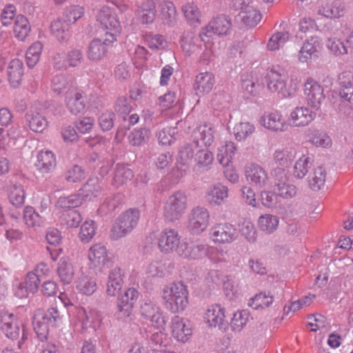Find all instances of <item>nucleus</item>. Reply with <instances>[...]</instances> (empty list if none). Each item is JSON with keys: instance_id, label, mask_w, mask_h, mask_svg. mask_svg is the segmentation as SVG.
<instances>
[{"instance_id": "obj_1", "label": "nucleus", "mask_w": 353, "mask_h": 353, "mask_svg": "<svg viewBox=\"0 0 353 353\" xmlns=\"http://www.w3.org/2000/svg\"><path fill=\"white\" fill-rule=\"evenodd\" d=\"M161 299L168 310L172 313L184 311L189 304L188 287L181 282H174L164 286Z\"/></svg>"}, {"instance_id": "obj_2", "label": "nucleus", "mask_w": 353, "mask_h": 353, "mask_svg": "<svg viewBox=\"0 0 353 353\" xmlns=\"http://www.w3.org/2000/svg\"><path fill=\"white\" fill-rule=\"evenodd\" d=\"M266 79L268 90L285 98L290 97L296 92L300 82L297 77H288L284 73L274 68L268 72Z\"/></svg>"}, {"instance_id": "obj_3", "label": "nucleus", "mask_w": 353, "mask_h": 353, "mask_svg": "<svg viewBox=\"0 0 353 353\" xmlns=\"http://www.w3.org/2000/svg\"><path fill=\"white\" fill-rule=\"evenodd\" d=\"M96 19L105 31V43H114L122 32L121 21L115 11L108 6H102Z\"/></svg>"}, {"instance_id": "obj_4", "label": "nucleus", "mask_w": 353, "mask_h": 353, "mask_svg": "<svg viewBox=\"0 0 353 353\" xmlns=\"http://www.w3.org/2000/svg\"><path fill=\"white\" fill-rule=\"evenodd\" d=\"M188 208V197L184 192L176 191L171 194L163 207V216L170 222L180 219Z\"/></svg>"}, {"instance_id": "obj_5", "label": "nucleus", "mask_w": 353, "mask_h": 353, "mask_svg": "<svg viewBox=\"0 0 353 353\" xmlns=\"http://www.w3.org/2000/svg\"><path fill=\"white\" fill-rule=\"evenodd\" d=\"M230 28V21L224 16H219L213 19L205 27L202 28L199 37L201 41L206 43V47L209 48L207 52L208 57L212 54L211 48L212 42L210 41V39L213 35L226 34Z\"/></svg>"}, {"instance_id": "obj_6", "label": "nucleus", "mask_w": 353, "mask_h": 353, "mask_svg": "<svg viewBox=\"0 0 353 353\" xmlns=\"http://www.w3.org/2000/svg\"><path fill=\"white\" fill-rule=\"evenodd\" d=\"M59 319V312L55 307H50L46 312L37 311L34 317L33 325L39 338L46 339L50 327L56 326Z\"/></svg>"}, {"instance_id": "obj_7", "label": "nucleus", "mask_w": 353, "mask_h": 353, "mask_svg": "<svg viewBox=\"0 0 353 353\" xmlns=\"http://www.w3.org/2000/svg\"><path fill=\"white\" fill-rule=\"evenodd\" d=\"M232 7L239 10V17L247 26L254 27L261 20V14L252 0H233Z\"/></svg>"}, {"instance_id": "obj_8", "label": "nucleus", "mask_w": 353, "mask_h": 353, "mask_svg": "<svg viewBox=\"0 0 353 353\" xmlns=\"http://www.w3.org/2000/svg\"><path fill=\"white\" fill-rule=\"evenodd\" d=\"M87 259L89 261V265L99 270L108 268L112 263L107 247L101 243L92 244L88 250Z\"/></svg>"}, {"instance_id": "obj_9", "label": "nucleus", "mask_w": 353, "mask_h": 353, "mask_svg": "<svg viewBox=\"0 0 353 353\" xmlns=\"http://www.w3.org/2000/svg\"><path fill=\"white\" fill-rule=\"evenodd\" d=\"M181 245L179 232L172 228L163 230L157 236V247L160 252L169 254L176 253Z\"/></svg>"}, {"instance_id": "obj_10", "label": "nucleus", "mask_w": 353, "mask_h": 353, "mask_svg": "<svg viewBox=\"0 0 353 353\" xmlns=\"http://www.w3.org/2000/svg\"><path fill=\"white\" fill-rule=\"evenodd\" d=\"M303 94L307 104L318 109L325 99L321 85L312 77H307L303 85Z\"/></svg>"}, {"instance_id": "obj_11", "label": "nucleus", "mask_w": 353, "mask_h": 353, "mask_svg": "<svg viewBox=\"0 0 353 353\" xmlns=\"http://www.w3.org/2000/svg\"><path fill=\"white\" fill-rule=\"evenodd\" d=\"M237 232L234 226L229 223L214 225L210 229V239L216 244L230 243L236 239Z\"/></svg>"}, {"instance_id": "obj_12", "label": "nucleus", "mask_w": 353, "mask_h": 353, "mask_svg": "<svg viewBox=\"0 0 353 353\" xmlns=\"http://www.w3.org/2000/svg\"><path fill=\"white\" fill-rule=\"evenodd\" d=\"M210 223V214L207 209L201 207L194 208L189 216L188 228L192 234H200Z\"/></svg>"}, {"instance_id": "obj_13", "label": "nucleus", "mask_w": 353, "mask_h": 353, "mask_svg": "<svg viewBox=\"0 0 353 353\" xmlns=\"http://www.w3.org/2000/svg\"><path fill=\"white\" fill-rule=\"evenodd\" d=\"M245 176L247 181L257 189L263 188L269 184V176L267 171L256 163H251L246 165Z\"/></svg>"}, {"instance_id": "obj_14", "label": "nucleus", "mask_w": 353, "mask_h": 353, "mask_svg": "<svg viewBox=\"0 0 353 353\" xmlns=\"http://www.w3.org/2000/svg\"><path fill=\"white\" fill-rule=\"evenodd\" d=\"M259 124L273 132H285L288 128V123L282 114L276 110L265 112L259 119Z\"/></svg>"}, {"instance_id": "obj_15", "label": "nucleus", "mask_w": 353, "mask_h": 353, "mask_svg": "<svg viewBox=\"0 0 353 353\" xmlns=\"http://www.w3.org/2000/svg\"><path fill=\"white\" fill-rule=\"evenodd\" d=\"M321 48V40L318 37H310L306 39L300 48L297 59L301 63H308L318 59L319 52Z\"/></svg>"}, {"instance_id": "obj_16", "label": "nucleus", "mask_w": 353, "mask_h": 353, "mask_svg": "<svg viewBox=\"0 0 353 353\" xmlns=\"http://www.w3.org/2000/svg\"><path fill=\"white\" fill-rule=\"evenodd\" d=\"M274 176L275 177V191L279 196L285 199H290L296 195L297 189L294 185L288 181L284 170H275Z\"/></svg>"}, {"instance_id": "obj_17", "label": "nucleus", "mask_w": 353, "mask_h": 353, "mask_svg": "<svg viewBox=\"0 0 353 353\" xmlns=\"http://www.w3.org/2000/svg\"><path fill=\"white\" fill-rule=\"evenodd\" d=\"M315 116V113L308 108L297 106L290 111L288 120L291 126L301 128L312 123Z\"/></svg>"}, {"instance_id": "obj_18", "label": "nucleus", "mask_w": 353, "mask_h": 353, "mask_svg": "<svg viewBox=\"0 0 353 353\" xmlns=\"http://www.w3.org/2000/svg\"><path fill=\"white\" fill-rule=\"evenodd\" d=\"M139 296V292L134 288H130L118 298L117 307L121 316L129 317L131 315Z\"/></svg>"}, {"instance_id": "obj_19", "label": "nucleus", "mask_w": 353, "mask_h": 353, "mask_svg": "<svg viewBox=\"0 0 353 353\" xmlns=\"http://www.w3.org/2000/svg\"><path fill=\"white\" fill-rule=\"evenodd\" d=\"M40 279L34 272H29L24 282L20 283L14 290L15 295L19 299L28 297L30 293H36L39 290Z\"/></svg>"}, {"instance_id": "obj_20", "label": "nucleus", "mask_w": 353, "mask_h": 353, "mask_svg": "<svg viewBox=\"0 0 353 353\" xmlns=\"http://www.w3.org/2000/svg\"><path fill=\"white\" fill-rule=\"evenodd\" d=\"M172 335L178 341L185 343L192 334L190 322L185 319L175 316L172 322Z\"/></svg>"}, {"instance_id": "obj_21", "label": "nucleus", "mask_w": 353, "mask_h": 353, "mask_svg": "<svg viewBox=\"0 0 353 353\" xmlns=\"http://www.w3.org/2000/svg\"><path fill=\"white\" fill-rule=\"evenodd\" d=\"M0 327L8 338L15 339L19 336L17 319L12 313L6 311L0 312Z\"/></svg>"}, {"instance_id": "obj_22", "label": "nucleus", "mask_w": 353, "mask_h": 353, "mask_svg": "<svg viewBox=\"0 0 353 353\" xmlns=\"http://www.w3.org/2000/svg\"><path fill=\"white\" fill-rule=\"evenodd\" d=\"M225 308L220 304H212L208 307L203 314L204 322L209 327H220L225 318Z\"/></svg>"}, {"instance_id": "obj_23", "label": "nucleus", "mask_w": 353, "mask_h": 353, "mask_svg": "<svg viewBox=\"0 0 353 353\" xmlns=\"http://www.w3.org/2000/svg\"><path fill=\"white\" fill-rule=\"evenodd\" d=\"M57 165L55 154L48 150H42L37 153L35 167L37 170L43 174L52 172Z\"/></svg>"}, {"instance_id": "obj_24", "label": "nucleus", "mask_w": 353, "mask_h": 353, "mask_svg": "<svg viewBox=\"0 0 353 353\" xmlns=\"http://www.w3.org/2000/svg\"><path fill=\"white\" fill-rule=\"evenodd\" d=\"M215 77L210 72H200L196 76L194 88L197 95H205L210 93L215 85Z\"/></svg>"}, {"instance_id": "obj_25", "label": "nucleus", "mask_w": 353, "mask_h": 353, "mask_svg": "<svg viewBox=\"0 0 353 353\" xmlns=\"http://www.w3.org/2000/svg\"><path fill=\"white\" fill-rule=\"evenodd\" d=\"M113 44L114 43H105V37H103V41L99 38H95L89 43L86 56L90 61H100L106 56L108 47Z\"/></svg>"}, {"instance_id": "obj_26", "label": "nucleus", "mask_w": 353, "mask_h": 353, "mask_svg": "<svg viewBox=\"0 0 353 353\" xmlns=\"http://www.w3.org/2000/svg\"><path fill=\"white\" fill-rule=\"evenodd\" d=\"M228 197V188L220 183L210 186L205 196L206 201L212 205H221Z\"/></svg>"}, {"instance_id": "obj_27", "label": "nucleus", "mask_w": 353, "mask_h": 353, "mask_svg": "<svg viewBox=\"0 0 353 353\" xmlns=\"http://www.w3.org/2000/svg\"><path fill=\"white\" fill-rule=\"evenodd\" d=\"M24 74L23 62L19 59L11 60L7 68V75L10 85L18 88L22 82Z\"/></svg>"}, {"instance_id": "obj_28", "label": "nucleus", "mask_w": 353, "mask_h": 353, "mask_svg": "<svg viewBox=\"0 0 353 353\" xmlns=\"http://www.w3.org/2000/svg\"><path fill=\"white\" fill-rule=\"evenodd\" d=\"M82 97L83 92L77 87L72 89L65 97V105L72 114H77L84 110L85 103L81 100Z\"/></svg>"}, {"instance_id": "obj_29", "label": "nucleus", "mask_w": 353, "mask_h": 353, "mask_svg": "<svg viewBox=\"0 0 353 353\" xmlns=\"http://www.w3.org/2000/svg\"><path fill=\"white\" fill-rule=\"evenodd\" d=\"M57 274L63 285H70L75 276V268L68 258H61L58 263Z\"/></svg>"}, {"instance_id": "obj_30", "label": "nucleus", "mask_w": 353, "mask_h": 353, "mask_svg": "<svg viewBox=\"0 0 353 353\" xmlns=\"http://www.w3.org/2000/svg\"><path fill=\"white\" fill-rule=\"evenodd\" d=\"M7 196L10 203L15 207H21L26 200L23 186L18 182H10L6 188Z\"/></svg>"}, {"instance_id": "obj_31", "label": "nucleus", "mask_w": 353, "mask_h": 353, "mask_svg": "<svg viewBox=\"0 0 353 353\" xmlns=\"http://www.w3.org/2000/svg\"><path fill=\"white\" fill-rule=\"evenodd\" d=\"M30 31L31 26L28 19L23 14L17 15L12 27L14 38L19 41H24Z\"/></svg>"}, {"instance_id": "obj_32", "label": "nucleus", "mask_w": 353, "mask_h": 353, "mask_svg": "<svg viewBox=\"0 0 353 353\" xmlns=\"http://www.w3.org/2000/svg\"><path fill=\"white\" fill-rule=\"evenodd\" d=\"M156 14L155 0H143L137 10V17L143 23H152Z\"/></svg>"}, {"instance_id": "obj_33", "label": "nucleus", "mask_w": 353, "mask_h": 353, "mask_svg": "<svg viewBox=\"0 0 353 353\" xmlns=\"http://www.w3.org/2000/svg\"><path fill=\"white\" fill-rule=\"evenodd\" d=\"M123 279L121 270L119 268L113 269L108 277L106 292L108 296H114L121 290Z\"/></svg>"}, {"instance_id": "obj_34", "label": "nucleus", "mask_w": 353, "mask_h": 353, "mask_svg": "<svg viewBox=\"0 0 353 353\" xmlns=\"http://www.w3.org/2000/svg\"><path fill=\"white\" fill-rule=\"evenodd\" d=\"M75 286L79 294L85 296L92 295L97 289L96 279L85 274H81L78 277Z\"/></svg>"}, {"instance_id": "obj_35", "label": "nucleus", "mask_w": 353, "mask_h": 353, "mask_svg": "<svg viewBox=\"0 0 353 353\" xmlns=\"http://www.w3.org/2000/svg\"><path fill=\"white\" fill-rule=\"evenodd\" d=\"M165 265L158 260H148L143 262L141 274L146 278L161 277L165 271Z\"/></svg>"}, {"instance_id": "obj_36", "label": "nucleus", "mask_w": 353, "mask_h": 353, "mask_svg": "<svg viewBox=\"0 0 353 353\" xmlns=\"http://www.w3.org/2000/svg\"><path fill=\"white\" fill-rule=\"evenodd\" d=\"M274 302V296L270 292H260L250 298L248 305L254 310H264Z\"/></svg>"}, {"instance_id": "obj_37", "label": "nucleus", "mask_w": 353, "mask_h": 353, "mask_svg": "<svg viewBox=\"0 0 353 353\" xmlns=\"http://www.w3.org/2000/svg\"><path fill=\"white\" fill-rule=\"evenodd\" d=\"M279 224V217L270 214L260 216L257 221L259 230L266 234L274 232L277 230Z\"/></svg>"}, {"instance_id": "obj_38", "label": "nucleus", "mask_w": 353, "mask_h": 353, "mask_svg": "<svg viewBox=\"0 0 353 353\" xmlns=\"http://www.w3.org/2000/svg\"><path fill=\"white\" fill-rule=\"evenodd\" d=\"M26 119L30 130L35 132H43L48 125L46 117L37 112L30 111L26 114Z\"/></svg>"}, {"instance_id": "obj_39", "label": "nucleus", "mask_w": 353, "mask_h": 353, "mask_svg": "<svg viewBox=\"0 0 353 353\" xmlns=\"http://www.w3.org/2000/svg\"><path fill=\"white\" fill-rule=\"evenodd\" d=\"M344 12V6L339 1L323 3L319 9V13L327 18H339Z\"/></svg>"}, {"instance_id": "obj_40", "label": "nucleus", "mask_w": 353, "mask_h": 353, "mask_svg": "<svg viewBox=\"0 0 353 353\" xmlns=\"http://www.w3.org/2000/svg\"><path fill=\"white\" fill-rule=\"evenodd\" d=\"M140 217V212L137 209H129L122 213L117 219L130 232L137 225Z\"/></svg>"}, {"instance_id": "obj_41", "label": "nucleus", "mask_w": 353, "mask_h": 353, "mask_svg": "<svg viewBox=\"0 0 353 353\" xmlns=\"http://www.w3.org/2000/svg\"><path fill=\"white\" fill-rule=\"evenodd\" d=\"M236 152V146L232 141H226L218 149L217 159L223 166H229Z\"/></svg>"}, {"instance_id": "obj_42", "label": "nucleus", "mask_w": 353, "mask_h": 353, "mask_svg": "<svg viewBox=\"0 0 353 353\" xmlns=\"http://www.w3.org/2000/svg\"><path fill=\"white\" fill-rule=\"evenodd\" d=\"M250 316L248 310H239L234 312L230 323L231 330L234 332H241L248 323Z\"/></svg>"}, {"instance_id": "obj_43", "label": "nucleus", "mask_w": 353, "mask_h": 353, "mask_svg": "<svg viewBox=\"0 0 353 353\" xmlns=\"http://www.w3.org/2000/svg\"><path fill=\"white\" fill-rule=\"evenodd\" d=\"M241 87L245 91L253 96L258 94L261 88L257 77L252 72L242 74Z\"/></svg>"}, {"instance_id": "obj_44", "label": "nucleus", "mask_w": 353, "mask_h": 353, "mask_svg": "<svg viewBox=\"0 0 353 353\" xmlns=\"http://www.w3.org/2000/svg\"><path fill=\"white\" fill-rule=\"evenodd\" d=\"M309 185L314 191L321 190L324 185L326 179V171L322 166H318L308 177Z\"/></svg>"}, {"instance_id": "obj_45", "label": "nucleus", "mask_w": 353, "mask_h": 353, "mask_svg": "<svg viewBox=\"0 0 353 353\" xmlns=\"http://www.w3.org/2000/svg\"><path fill=\"white\" fill-rule=\"evenodd\" d=\"M75 86L72 82L63 76H56L53 78L52 81V90L57 94H62L66 96L70 90L75 88Z\"/></svg>"}, {"instance_id": "obj_46", "label": "nucleus", "mask_w": 353, "mask_h": 353, "mask_svg": "<svg viewBox=\"0 0 353 353\" xmlns=\"http://www.w3.org/2000/svg\"><path fill=\"white\" fill-rule=\"evenodd\" d=\"M81 191L84 197L92 199L101 194L102 186L98 179H90L83 186Z\"/></svg>"}, {"instance_id": "obj_47", "label": "nucleus", "mask_w": 353, "mask_h": 353, "mask_svg": "<svg viewBox=\"0 0 353 353\" xmlns=\"http://www.w3.org/2000/svg\"><path fill=\"white\" fill-rule=\"evenodd\" d=\"M312 161L310 156L303 154L296 161L294 165V176L298 179H303L307 174L309 169L311 168Z\"/></svg>"}, {"instance_id": "obj_48", "label": "nucleus", "mask_w": 353, "mask_h": 353, "mask_svg": "<svg viewBox=\"0 0 353 353\" xmlns=\"http://www.w3.org/2000/svg\"><path fill=\"white\" fill-rule=\"evenodd\" d=\"M201 248L193 243H184L179 247L177 254L183 258L196 259L201 256Z\"/></svg>"}, {"instance_id": "obj_49", "label": "nucleus", "mask_w": 353, "mask_h": 353, "mask_svg": "<svg viewBox=\"0 0 353 353\" xmlns=\"http://www.w3.org/2000/svg\"><path fill=\"white\" fill-rule=\"evenodd\" d=\"M83 203V198L79 194H73L69 196H61L55 203V208L69 210L80 206Z\"/></svg>"}, {"instance_id": "obj_50", "label": "nucleus", "mask_w": 353, "mask_h": 353, "mask_svg": "<svg viewBox=\"0 0 353 353\" xmlns=\"http://www.w3.org/2000/svg\"><path fill=\"white\" fill-rule=\"evenodd\" d=\"M43 50V45L39 41L33 43L26 53V63L29 68H33L39 61Z\"/></svg>"}, {"instance_id": "obj_51", "label": "nucleus", "mask_w": 353, "mask_h": 353, "mask_svg": "<svg viewBox=\"0 0 353 353\" xmlns=\"http://www.w3.org/2000/svg\"><path fill=\"white\" fill-rule=\"evenodd\" d=\"M69 26L70 25H67V23H65V21H63L58 19L52 23L50 30L52 34H54L60 42H63L68 40L70 37L68 31Z\"/></svg>"}, {"instance_id": "obj_52", "label": "nucleus", "mask_w": 353, "mask_h": 353, "mask_svg": "<svg viewBox=\"0 0 353 353\" xmlns=\"http://www.w3.org/2000/svg\"><path fill=\"white\" fill-rule=\"evenodd\" d=\"M213 161L212 152L208 150H201L195 156V168L198 170L208 169Z\"/></svg>"}, {"instance_id": "obj_53", "label": "nucleus", "mask_w": 353, "mask_h": 353, "mask_svg": "<svg viewBox=\"0 0 353 353\" xmlns=\"http://www.w3.org/2000/svg\"><path fill=\"white\" fill-rule=\"evenodd\" d=\"M214 130L211 125L203 123L197 128L195 137L205 145H210L214 141Z\"/></svg>"}, {"instance_id": "obj_54", "label": "nucleus", "mask_w": 353, "mask_h": 353, "mask_svg": "<svg viewBox=\"0 0 353 353\" xmlns=\"http://www.w3.org/2000/svg\"><path fill=\"white\" fill-rule=\"evenodd\" d=\"M150 137V132L148 128H142L134 130L128 137L130 143L133 146H140L146 143Z\"/></svg>"}, {"instance_id": "obj_55", "label": "nucleus", "mask_w": 353, "mask_h": 353, "mask_svg": "<svg viewBox=\"0 0 353 353\" xmlns=\"http://www.w3.org/2000/svg\"><path fill=\"white\" fill-rule=\"evenodd\" d=\"M296 150L293 148H283L276 150L273 154L274 160L280 165L288 164L295 158Z\"/></svg>"}, {"instance_id": "obj_56", "label": "nucleus", "mask_w": 353, "mask_h": 353, "mask_svg": "<svg viewBox=\"0 0 353 353\" xmlns=\"http://www.w3.org/2000/svg\"><path fill=\"white\" fill-rule=\"evenodd\" d=\"M161 14L165 23L170 24L176 20L177 12L174 3L163 1L160 5Z\"/></svg>"}, {"instance_id": "obj_57", "label": "nucleus", "mask_w": 353, "mask_h": 353, "mask_svg": "<svg viewBox=\"0 0 353 353\" xmlns=\"http://www.w3.org/2000/svg\"><path fill=\"white\" fill-rule=\"evenodd\" d=\"M97 225L94 221H85L81 225L79 236L82 242L88 243L95 236Z\"/></svg>"}, {"instance_id": "obj_58", "label": "nucleus", "mask_w": 353, "mask_h": 353, "mask_svg": "<svg viewBox=\"0 0 353 353\" xmlns=\"http://www.w3.org/2000/svg\"><path fill=\"white\" fill-rule=\"evenodd\" d=\"M289 39L290 34L288 32H276L270 38L267 44V48L271 51L279 50L283 47Z\"/></svg>"}, {"instance_id": "obj_59", "label": "nucleus", "mask_w": 353, "mask_h": 353, "mask_svg": "<svg viewBox=\"0 0 353 353\" xmlns=\"http://www.w3.org/2000/svg\"><path fill=\"white\" fill-rule=\"evenodd\" d=\"M255 131V126L252 123L245 121L237 123L234 128V134L239 141L246 139Z\"/></svg>"}, {"instance_id": "obj_60", "label": "nucleus", "mask_w": 353, "mask_h": 353, "mask_svg": "<svg viewBox=\"0 0 353 353\" xmlns=\"http://www.w3.org/2000/svg\"><path fill=\"white\" fill-rule=\"evenodd\" d=\"M133 176L134 174L131 169L125 167L119 168L115 171L112 184L119 188L130 181Z\"/></svg>"}, {"instance_id": "obj_61", "label": "nucleus", "mask_w": 353, "mask_h": 353, "mask_svg": "<svg viewBox=\"0 0 353 353\" xmlns=\"http://www.w3.org/2000/svg\"><path fill=\"white\" fill-rule=\"evenodd\" d=\"M84 14V8L79 5L68 7L64 12L65 23L67 25L74 23Z\"/></svg>"}, {"instance_id": "obj_62", "label": "nucleus", "mask_w": 353, "mask_h": 353, "mask_svg": "<svg viewBox=\"0 0 353 353\" xmlns=\"http://www.w3.org/2000/svg\"><path fill=\"white\" fill-rule=\"evenodd\" d=\"M23 220L26 225L30 228L39 226L41 223L40 215L30 205L26 206L23 210Z\"/></svg>"}, {"instance_id": "obj_63", "label": "nucleus", "mask_w": 353, "mask_h": 353, "mask_svg": "<svg viewBox=\"0 0 353 353\" xmlns=\"http://www.w3.org/2000/svg\"><path fill=\"white\" fill-rule=\"evenodd\" d=\"M16 14L17 9L13 4L6 5L0 14V22L2 26H10L14 21L17 17Z\"/></svg>"}, {"instance_id": "obj_64", "label": "nucleus", "mask_w": 353, "mask_h": 353, "mask_svg": "<svg viewBox=\"0 0 353 353\" xmlns=\"http://www.w3.org/2000/svg\"><path fill=\"white\" fill-rule=\"evenodd\" d=\"M81 219V216L77 210L66 211L61 216V222L68 228H77Z\"/></svg>"}]
</instances>
